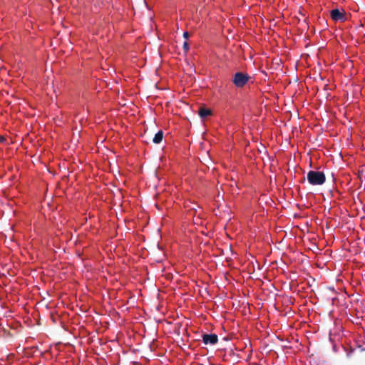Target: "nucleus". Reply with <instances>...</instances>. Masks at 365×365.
<instances>
[{
	"mask_svg": "<svg viewBox=\"0 0 365 365\" xmlns=\"http://www.w3.org/2000/svg\"><path fill=\"white\" fill-rule=\"evenodd\" d=\"M163 138V133L162 130H159L154 136L153 142L155 144L160 143Z\"/></svg>",
	"mask_w": 365,
	"mask_h": 365,
	"instance_id": "5",
	"label": "nucleus"
},
{
	"mask_svg": "<svg viewBox=\"0 0 365 365\" xmlns=\"http://www.w3.org/2000/svg\"><path fill=\"white\" fill-rule=\"evenodd\" d=\"M331 19L335 21H345L346 14L344 11H340L338 9H335L331 11L330 13Z\"/></svg>",
	"mask_w": 365,
	"mask_h": 365,
	"instance_id": "3",
	"label": "nucleus"
},
{
	"mask_svg": "<svg viewBox=\"0 0 365 365\" xmlns=\"http://www.w3.org/2000/svg\"><path fill=\"white\" fill-rule=\"evenodd\" d=\"M183 36H184V38H188V36H189V33H188V32H187V31H186V32H184V34H183Z\"/></svg>",
	"mask_w": 365,
	"mask_h": 365,
	"instance_id": "7",
	"label": "nucleus"
},
{
	"mask_svg": "<svg viewBox=\"0 0 365 365\" xmlns=\"http://www.w3.org/2000/svg\"><path fill=\"white\" fill-rule=\"evenodd\" d=\"M218 341L217 336L214 334H204L202 336V341L205 344H215Z\"/></svg>",
	"mask_w": 365,
	"mask_h": 365,
	"instance_id": "4",
	"label": "nucleus"
},
{
	"mask_svg": "<svg viewBox=\"0 0 365 365\" xmlns=\"http://www.w3.org/2000/svg\"><path fill=\"white\" fill-rule=\"evenodd\" d=\"M184 47H185V48H187V42H185V43H184Z\"/></svg>",
	"mask_w": 365,
	"mask_h": 365,
	"instance_id": "8",
	"label": "nucleus"
},
{
	"mask_svg": "<svg viewBox=\"0 0 365 365\" xmlns=\"http://www.w3.org/2000/svg\"><path fill=\"white\" fill-rule=\"evenodd\" d=\"M211 114V111L209 109L201 108L199 110V115L201 118H205Z\"/></svg>",
	"mask_w": 365,
	"mask_h": 365,
	"instance_id": "6",
	"label": "nucleus"
},
{
	"mask_svg": "<svg viewBox=\"0 0 365 365\" xmlns=\"http://www.w3.org/2000/svg\"><path fill=\"white\" fill-rule=\"evenodd\" d=\"M250 78V76L242 72H237L232 78V82L237 88L243 87Z\"/></svg>",
	"mask_w": 365,
	"mask_h": 365,
	"instance_id": "2",
	"label": "nucleus"
},
{
	"mask_svg": "<svg viewBox=\"0 0 365 365\" xmlns=\"http://www.w3.org/2000/svg\"><path fill=\"white\" fill-rule=\"evenodd\" d=\"M307 180L312 185H323L326 180L325 175L320 171L310 170L307 175Z\"/></svg>",
	"mask_w": 365,
	"mask_h": 365,
	"instance_id": "1",
	"label": "nucleus"
}]
</instances>
